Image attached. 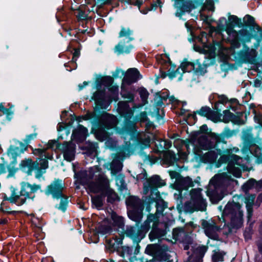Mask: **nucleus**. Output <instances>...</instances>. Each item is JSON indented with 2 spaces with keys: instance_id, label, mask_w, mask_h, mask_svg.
Returning a JSON list of instances; mask_svg holds the SVG:
<instances>
[{
  "instance_id": "obj_32",
  "label": "nucleus",
  "mask_w": 262,
  "mask_h": 262,
  "mask_svg": "<svg viewBox=\"0 0 262 262\" xmlns=\"http://www.w3.org/2000/svg\"><path fill=\"white\" fill-rule=\"evenodd\" d=\"M217 158V155L215 151L210 150L200 157L201 161L205 163H213Z\"/></svg>"
},
{
  "instance_id": "obj_36",
  "label": "nucleus",
  "mask_w": 262,
  "mask_h": 262,
  "mask_svg": "<svg viewBox=\"0 0 262 262\" xmlns=\"http://www.w3.org/2000/svg\"><path fill=\"white\" fill-rule=\"evenodd\" d=\"M198 142L200 146L204 149H211L208 134L199 137Z\"/></svg>"
},
{
  "instance_id": "obj_48",
  "label": "nucleus",
  "mask_w": 262,
  "mask_h": 262,
  "mask_svg": "<svg viewBox=\"0 0 262 262\" xmlns=\"http://www.w3.org/2000/svg\"><path fill=\"white\" fill-rule=\"evenodd\" d=\"M226 253L224 251H214L213 254L212 255V262H220L223 261L224 259V256Z\"/></svg>"
},
{
  "instance_id": "obj_2",
  "label": "nucleus",
  "mask_w": 262,
  "mask_h": 262,
  "mask_svg": "<svg viewBox=\"0 0 262 262\" xmlns=\"http://www.w3.org/2000/svg\"><path fill=\"white\" fill-rule=\"evenodd\" d=\"M151 230L149 232L148 236L150 241L156 239L162 238L167 233L166 224L163 226H160L159 217L156 214H150L147 216V219L141 225L140 231L139 233L138 241H141L145 236L151 228Z\"/></svg>"
},
{
  "instance_id": "obj_29",
  "label": "nucleus",
  "mask_w": 262,
  "mask_h": 262,
  "mask_svg": "<svg viewBox=\"0 0 262 262\" xmlns=\"http://www.w3.org/2000/svg\"><path fill=\"white\" fill-rule=\"evenodd\" d=\"M155 195H156V200L154 201L156 203L157 211L162 213L164 210L167 207V203L160 198V194L159 191L156 192ZM152 195V194L149 195L150 199L151 200H155Z\"/></svg>"
},
{
  "instance_id": "obj_60",
  "label": "nucleus",
  "mask_w": 262,
  "mask_h": 262,
  "mask_svg": "<svg viewBox=\"0 0 262 262\" xmlns=\"http://www.w3.org/2000/svg\"><path fill=\"white\" fill-rule=\"evenodd\" d=\"M196 64L198 65V68H195V69L193 71V72L195 73H200L201 75H204L205 73L207 72V71L206 70L207 68H205V67H203L201 63L198 62V60H197Z\"/></svg>"
},
{
  "instance_id": "obj_55",
  "label": "nucleus",
  "mask_w": 262,
  "mask_h": 262,
  "mask_svg": "<svg viewBox=\"0 0 262 262\" xmlns=\"http://www.w3.org/2000/svg\"><path fill=\"white\" fill-rule=\"evenodd\" d=\"M75 117L76 116H61V118L64 124L69 126L73 124L75 121Z\"/></svg>"
},
{
  "instance_id": "obj_47",
  "label": "nucleus",
  "mask_w": 262,
  "mask_h": 262,
  "mask_svg": "<svg viewBox=\"0 0 262 262\" xmlns=\"http://www.w3.org/2000/svg\"><path fill=\"white\" fill-rule=\"evenodd\" d=\"M8 108L5 107L3 103H0V112H2L3 115H13L14 105L9 103L7 105Z\"/></svg>"
},
{
  "instance_id": "obj_23",
  "label": "nucleus",
  "mask_w": 262,
  "mask_h": 262,
  "mask_svg": "<svg viewBox=\"0 0 262 262\" xmlns=\"http://www.w3.org/2000/svg\"><path fill=\"white\" fill-rule=\"evenodd\" d=\"M40 187L37 185H31L26 183L22 186L21 194L26 196V199H33L35 197V193L40 189Z\"/></svg>"
},
{
  "instance_id": "obj_14",
  "label": "nucleus",
  "mask_w": 262,
  "mask_h": 262,
  "mask_svg": "<svg viewBox=\"0 0 262 262\" xmlns=\"http://www.w3.org/2000/svg\"><path fill=\"white\" fill-rule=\"evenodd\" d=\"M20 165L21 168H27L29 173L36 170L38 176H39L43 172L42 170H45L48 167V161L46 159L40 158L33 161L31 159L28 158L22 160Z\"/></svg>"
},
{
  "instance_id": "obj_43",
  "label": "nucleus",
  "mask_w": 262,
  "mask_h": 262,
  "mask_svg": "<svg viewBox=\"0 0 262 262\" xmlns=\"http://www.w3.org/2000/svg\"><path fill=\"white\" fill-rule=\"evenodd\" d=\"M126 118L125 128L126 129L132 133H135L137 131L136 123L130 120L132 116H125Z\"/></svg>"
},
{
  "instance_id": "obj_21",
  "label": "nucleus",
  "mask_w": 262,
  "mask_h": 262,
  "mask_svg": "<svg viewBox=\"0 0 262 262\" xmlns=\"http://www.w3.org/2000/svg\"><path fill=\"white\" fill-rule=\"evenodd\" d=\"M232 54L234 55V60L236 63L241 65L242 64L248 63L251 62L252 56L251 52H246L245 51L241 50L238 52H236L235 50L232 51Z\"/></svg>"
},
{
  "instance_id": "obj_38",
  "label": "nucleus",
  "mask_w": 262,
  "mask_h": 262,
  "mask_svg": "<svg viewBox=\"0 0 262 262\" xmlns=\"http://www.w3.org/2000/svg\"><path fill=\"white\" fill-rule=\"evenodd\" d=\"M177 184L180 188L184 190H187L193 186L192 181L188 177L180 179L178 180Z\"/></svg>"
},
{
  "instance_id": "obj_35",
  "label": "nucleus",
  "mask_w": 262,
  "mask_h": 262,
  "mask_svg": "<svg viewBox=\"0 0 262 262\" xmlns=\"http://www.w3.org/2000/svg\"><path fill=\"white\" fill-rule=\"evenodd\" d=\"M142 210L131 209L128 212L129 217L133 221L139 223L141 222L143 217Z\"/></svg>"
},
{
  "instance_id": "obj_28",
  "label": "nucleus",
  "mask_w": 262,
  "mask_h": 262,
  "mask_svg": "<svg viewBox=\"0 0 262 262\" xmlns=\"http://www.w3.org/2000/svg\"><path fill=\"white\" fill-rule=\"evenodd\" d=\"M111 219L113 221V224L114 226L117 227L118 234L121 233L120 231H123V228L124 227V219L120 216L118 215L116 213L113 212L111 215ZM119 236V235H117Z\"/></svg>"
},
{
  "instance_id": "obj_22",
  "label": "nucleus",
  "mask_w": 262,
  "mask_h": 262,
  "mask_svg": "<svg viewBox=\"0 0 262 262\" xmlns=\"http://www.w3.org/2000/svg\"><path fill=\"white\" fill-rule=\"evenodd\" d=\"M88 135V129L81 125H79L77 128L72 132L71 139L77 143L83 142Z\"/></svg>"
},
{
  "instance_id": "obj_10",
  "label": "nucleus",
  "mask_w": 262,
  "mask_h": 262,
  "mask_svg": "<svg viewBox=\"0 0 262 262\" xmlns=\"http://www.w3.org/2000/svg\"><path fill=\"white\" fill-rule=\"evenodd\" d=\"M91 99L95 101V106L94 107V112L92 113L88 112L85 115H113L112 114L102 111L103 110L106 109L107 106L110 104L106 98L105 89H103V90H97V91L93 94Z\"/></svg>"
},
{
  "instance_id": "obj_44",
  "label": "nucleus",
  "mask_w": 262,
  "mask_h": 262,
  "mask_svg": "<svg viewBox=\"0 0 262 262\" xmlns=\"http://www.w3.org/2000/svg\"><path fill=\"white\" fill-rule=\"evenodd\" d=\"M137 139L139 142L145 146H149L150 137L145 132H141L138 134Z\"/></svg>"
},
{
  "instance_id": "obj_58",
  "label": "nucleus",
  "mask_w": 262,
  "mask_h": 262,
  "mask_svg": "<svg viewBox=\"0 0 262 262\" xmlns=\"http://www.w3.org/2000/svg\"><path fill=\"white\" fill-rule=\"evenodd\" d=\"M103 79V85H104L106 88L108 86H111L114 83L113 77H112L111 76H102Z\"/></svg>"
},
{
  "instance_id": "obj_26",
  "label": "nucleus",
  "mask_w": 262,
  "mask_h": 262,
  "mask_svg": "<svg viewBox=\"0 0 262 262\" xmlns=\"http://www.w3.org/2000/svg\"><path fill=\"white\" fill-rule=\"evenodd\" d=\"M108 91L110 92V94H106V98L108 99V102L111 104L114 101L117 102L119 100V88L117 85H113L107 88Z\"/></svg>"
},
{
  "instance_id": "obj_12",
  "label": "nucleus",
  "mask_w": 262,
  "mask_h": 262,
  "mask_svg": "<svg viewBox=\"0 0 262 262\" xmlns=\"http://www.w3.org/2000/svg\"><path fill=\"white\" fill-rule=\"evenodd\" d=\"M133 34V31L130 30L129 28L127 29L123 27L121 28L119 33V37L121 38L125 37L126 38L121 40L115 47V52H117L118 55L129 54L131 51L134 49V46L132 44L125 46L126 43H129L135 39L134 37L131 36Z\"/></svg>"
},
{
  "instance_id": "obj_3",
  "label": "nucleus",
  "mask_w": 262,
  "mask_h": 262,
  "mask_svg": "<svg viewBox=\"0 0 262 262\" xmlns=\"http://www.w3.org/2000/svg\"><path fill=\"white\" fill-rule=\"evenodd\" d=\"M84 120L93 118L92 123L95 128L96 138L100 141L106 140L109 135L104 128L110 129L116 127L118 121L116 116H82Z\"/></svg>"
},
{
  "instance_id": "obj_9",
  "label": "nucleus",
  "mask_w": 262,
  "mask_h": 262,
  "mask_svg": "<svg viewBox=\"0 0 262 262\" xmlns=\"http://www.w3.org/2000/svg\"><path fill=\"white\" fill-rule=\"evenodd\" d=\"M226 154L221 156L218 160V164H222L228 162L227 166L228 171L236 177H240L242 175V171L239 168L235 167V165H239V161L242 158L239 156L232 154V150L228 149Z\"/></svg>"
},
{
  "instance_id": "obj_18",
  "label": "nucleus",
  "mask_w": 262,
  "mask_h": 262,
  "mask_svg": "<svg viewBox=\"0 0 262 262\" xmlns=\"http://www.w3.org/2000/svg\"><path fill=\"white\" fill-rule=\"evenodd\" d=\"M165 185V181L162 180L159 176L154 175L146 179V182L144 183L143 186L144 194H147L149 190L157 189Z\"/></svg>"
},
{
  "instance_id": "obj_53",
  "label": "nucleus",
  "mask_w": 262,
  "mask_h": 262,
  "mask_svg": "<svg viewBox=\"0 0 262 262\" xmlns=\"http://www.w3.org/2000/svg\"><path fill=\"white\" fill-rule=\"evenodd\" d=\"M255 182H256L254 179H251L248 180L243 185L242 189L246 194H247L249 190L254 187Z\"/></svg>"
},
{
  "instance_id": "obj_54",
  "label": "nucleus",
  "mask_w": 262,
  "mask_h": 262,
  "mask_svg": "<svg viewBox=\"0 0 262 262\" xmlns=\"http://www.w3.org/2000/svg\"><path fill=\"white\" fill-rule=\"evenodd\" d=\"M216 63L215 56L209 55L203 62V66L205 68H208L211 66L215 64Z\"/></svg>"
},
{
  "instance_id": "obj_46",
  "label": "nucleus",
  "mask_w": 262,
  "mask_h": 262,
  "mask_svg": "<svg viewBox=\"0 0 262 262\" xmlns=\"http://www.w3.org/2000/svg\"><path fill=\"white\" fill-rule=\"evenodd\" d=\"M207 134L209 139L210 148H214L221 142V138L215 133L209 132Z\"/></svg>"
},
{
  "instance_id": "obj_41",
  "label": "nucleus",
  "mask_w": 262,
  "mask_h": 262,
  "mask_svg": "<svg viewBox=\"0 0 262 262\" xmlns=\"http://www.w3.org/2000/svg\"><path fill=\"white\" fill-rule=\"evenodd\" d=\"M163 159L168 164H173L177 160L174 153L171 150H167L163 154Z\"/></svg>"
},
{
  "instance_id": "obj_27",
  "label": "nucleus",
  "mask_w": 262,
  "mask_h": 262,
  "mask_svg": "<svg viewBox=\"0 0 262 262\" xmlns=\"http://www.w3.org/2000/svg\"><path fill=\"white\" fill-rule=\"evenodd\" d=\"M140 231V229L136 233V230L134 227L127 226L125 230L124 229V228H123V237L124 235L126 234L127 236L131 238L135 243H139L141 241L139 240V241H137L139 238L138 235Z\"/></svg>"
},
{
  "instance_id": "obj_37",
  "label": "nucleus",
  "mask_w": 262,
  "mask_h": 262,
  "mask_svg": "<svg viewBox=\"0 0 262 262\" xmlns=\"http://www.w3.org/2000/svg\"><path fill=\"white\" fill-rule=\"evenodd\" d=\"M103 194L107 196V201L110 203H114L115 201H119V198L117 193L110 187L106 190Z\"/></svg>"
},
{
  "instance_id": "obj_62",
  "label": "nucleus",
  "mask_w": 262,
  "mask_h": 262,
  "mask_svg": "<svg viewBox=\"0 0 262 262\" xmlns=\"http://www.w3.org/2000/svg\"><path fill=\"white\" fill-rule=\"evenodd\" d=\"M99 232L102 234L111 233L113 232V229L110 226L101 225L99 228Z\"/></svg>"
},
{
  "instance_id": "obj_61",
  "label": "nucleus",
  "mask_w": 262,
  "mask_h": 262,
  "mask_svg": "<svg viewBox=\"0 0 262 262\" xmlns=\"http://www.w3.org/2000/svg\"><path fill=\"white\" fill-rule=\"evenodd\" d=\"M181 242L184 244L183 249L185 250H188L189 249V245L192 243L191 237L189 235H186V237Z\"/></svg>"
},
{
  "instance_id": "obj_11",
  "label": "nucleus",
  "mask_w": 262,
  "mask_h": 262,
  "mask_svg": "<svg viewBox=\"0 0 262 262\" xmlns=\"http://www.w3.org/2000/svg\"><path fill=\"white\" fill-rule=\"evenodd\" d=\"M119 236L114 234L112 237L106 238V245L107 248L112 252L116 251L118 255L124 257L125 254H131L132 249L127 246H120L123 239V232L120 231Z\"/></svg>"
},
{
  "instance_id": "obj_50",
  "label": "nucleus",
  "mask_w": 262,
  "mask_h": 262,
  "mask_svg": "<svg viewBox=\"0 0 262 262\" xmlns=\"http://www.w3.org/2000/svg\"><path fill=\"white\" fill-rule=\"evenodd\" d=\"M0 211L4 213L15 215L18 213L17 211L12 210L7 205L6 202L4 201L0 203Z\"/></svg>"
},
{
  "instance_id": "obj_63",
  "label": "nucleus",
  "mask_w": 262,
  "mask_h": 262,
  "mask_svg": "<svg viewBox=\"0 0 262 262\" xmlns=\"http://www.w3.org/2000/svg\"><path fill=\"white\" fill-rule=\"evenodd\" d=\"M46 151V149H45L43 147L42 149L40 148H36L33 149L32 153L35 156H38L40 157V159H42L43 157V153H45Z\"/></svg>"
},
{
  "instance_id": "obj_56",
  "label": "nucleus",
  "mask_w": 262,
  "mask_h": 262,
  "mask_svg": "<svg viewBox=\"0 0 262 262\" xmlns=\"http://www.w3.org/2000/svg\"><path fill=\"white\" fill-rule=\"evenodd\" d=\"M227 23H228V22L225 17H220L217 23L218 29L222 31L226 30Z\"/></svg>"
},
{
  "instance_id": "obj_17",
  "label": "nucleus",
  "mask_w": 262,
  "mask_h": 262,
  "mask_svg": "<svg viewBox=\"0 0 262 262\" xmlns=\"http://www.w3.org/2000/svg\"><path fill=\"white\" fill-rule=\"evenodd\" d=\"M57 149L63 154L64 160L70 162L74 159L76 145L72 141H64L61 144H58Z\"/></svg>"
},
{
  "instance_id": "obj_13",
  "label": "nucleus",
  "mask_w": 262,
  "mask_h": 262,
  "mask_svg": "<svg viewBox=\"0 0 262 262\" xmlns=\"http://www.w3.org/2000/svg\"><path fill=\"white\" fill-rule=\"evenodd\" d=\"M110 187V181L103 173L95 176L93 181L89 185V189L92 192L104 193V191Z\"/></svg>"
},
{
  "instance_id": "obj_6",
  "label": "nucleus",
  "mask_w": 262,
  "mask_h": 262,
  "mask_svg": "<svg viewBox=\"0 0 262 262\" xmlns=\"http://www.w3.org/2000/svg\"><path fill=\"white\" fill-rule=\"evenodd\" d=\"M245 18H246L247 20L242 22L241 18H238L237 16L230 15L228 17V23L226 24L227 32L236 33L238 31L234 29L235 27L247 30L249 28L250 31H254V18L249 14L246 15Z\"/></svg>"
},
{
  "instance_id": "obj_16",
  "label": "nucleus",
  "mask_w": 262,
  "mask_h": 262,
  "mask_svg": "<svg viewBox=\"0 0 262 262\" xmlns=\"http://www.w3.org/2000/svg\"><path fill=\"white\" fill-rule=\"evenodd\" d=\"M201 225L205 234L208 237L213 239H217L219 238V232H220L221 228L214 221L202 220Z\"/></svg>"
},
{
  "instance_id": "obj_39",
  "label": "nucleus",
  "mask_w": 262,
  "mask_h": 262,
  "mask_svg": "<svg viewBox=\"0 0 262 262\" xmlns=\"http://www.w3.org/2000/svg\"><path fill=\"white\" fill-rule=\"evenodd\" d=\"M173 238L180 242L183 239V237L185 238L186 235H188L186 233L184 229L181 228H174L172 231Z\"/></svg>"
},
{
  "instance_id": "obj_19",
  "label": "nucleus",
  "mask_w": 262,
  "mask_h": 262,
  "mask_svg": "<svg viewBox=\"0 0 262 262\" xmlns=\"http://www.w3.org/2000/svg\"><path fill=\"white\" fill-rule=\"evenodd\" d=\"M94 177L93 168H91L89 171L81 170L75 172L74 177L76 179V183L83 185H87L89 188V183L92 181Z\"/></svg>"
},
{
  "instance_id": "obj_24",
  "label": "nucleus",
  "mask_w": 262,
  "mask_h": 262,
  "mask_svg": "<svg viewBox=\"0 0 262 262\" xmlns=\"http://www.w3.org/2000/svg\"><path fill=\"white\" fill-rule=\"evenodd\" d=\"M126 205L130 209L141 210L143 209V202L138 196L130 195L126 198Z\"/></svg>"
},
{
  "instance_id": "obj_1",
  "label": "nucleus",
  "mask_w": 262,
  "mask_h": 262,
  "mask_svg": "<svg viewBox=\"0 0 262 262\" xmlns=\"http://www.w3.org/2000/svg\"><path fill=\"white\" fill-rule=\"evenodd\" d=\"M212 108L208 106H202L196 110L193 115H244V113L237 111L241 105L236 98L229 99L225 95H218V100L211 101Z\"/></svg>"
},
{
  "instance_id": "obj_20",
  "label": "nucleus",
  "mask_w": 262,
  "mask_h": 262,
  "mask_svg": "<svg viewBox=\"0 0 262 262\" xmlns=\"http://www.w3.org/2000/svg\"><path fill=\"white\" fill-rule=\"evenodd\" d=\"M141 77L142 75L137 69L130 68L127 70L126 73H124L122 83L129 85L136 82Z\"/></svg>"
},
{
  "instance_id": "obj_5",
  "label": "nucleus",
  "mask_w": 262,
  "mask_h": 262,
  "mask_svg": "<svg viewBox=\"0 0 262 262\" xmlns=\"http://www.w3.org/2000/svg\"><path fill=\"white\" fill-rule=\"evenodd\" d=\"M65 187L64 182L60 180H55L49 185L45 190L47 195H51L53 198L60 199V203L57 208L64 211L69 203L68 197L63 193Z\"/></svg>"
},
{
  "instance_id": "obj_51",
  "label": "nucleus",
  "mask_w": 262,
  "mask_h": 262,
  "mask_svg": "<svg viewBox=\"0 0 262 262\" xmlns=\"http://www.w3.org/2000/svg\"><path fill=\"white\" fill-rule=\"evenodd\" d=\"M138 92L143 103L144 104L147 103V99L149 95L147 90L144 87H141L138 89Z\"/></svg>"
},
{
  "instance_id": "obj_31",
  "label": "nucleus",
  "mask_w": 262,
  "mask_h": 262,
  "mask_svg": "<svg viewBox=\"0 0 262 262\" xmlns=\"http://www.w3.org/2000/svg\"><path fill=\"white\" fill-rule=\"evenodd\" d=\"M195 65V62L189 61L187 58H185L180 65L179 68H181L183 73H189L194 71Z\"/></svg>"
},
{
  "instance_id": "obj_25",
  "label": "nucleus",
  "mask_w": 262,
  "mask_h": 262,
  "mask_svg": "<svg viewBox=\"0 0 262 262\" xmlns=\"http://www.w3.org/2000/svg\"><path fill=\"white\" fill-rule=\"evenodd\" d=\"M256 195L254 194H247L245 196L246 207L247 211V218L250 221L253 215V207L255 204V200Z\"/></svg>"
},
{
  "instance_id": "obj_7",
  "label": "nucleus",
  "mask_w": 262,
  "mask_h": 262,
  "mask_svg": "<svg viewBox=\"0 0 262 262\" xmlns=\"http://www.w3.org/2000/svg\"><path fill=\"white\" fill-rule=\"evenodd\" d=\"M202 189L194 188L190 191V200L185 203L186 208L191 212L194 211H204L206 210L207 203L203 198Z\"/></svg>"
},
{
  "instance_id": "obj_64",
  "label": "nucleus",
  "mask_w": 262,
  "mask_h": 262,
  "mask_svg": "<svg viewBox=\"0 0 262 262\" xmlns=\"http://www.w3.org/2000/svg\"><path fill=\"white\" fill-rule=\"evenodd\" d=\"M145 253L148 255H152L156 253V246L154 245H148L145 249Z\"/></svg>"
},
{
  "instance_id": "obj_40",
  "label": "nucleus",
  "mask_w": 262,
  "mask_h": 262,
  "mask_svg": "<svg viewBox=\"0 0 262 262\" xmlns=\"http://www.w3.org/2000/svg\"><path fill=\"white\" fill-rule=\"evenodd\" d=\"M144 123H145V131L147 133H150L155 129L154 124L148 120L147 116H143L141 118V126H143Z\"/></svg>"
},
{
  "instance_id": "obj_52",
  "label": "nucleus",
  "mask_w": 262,
  "mask_h": 262,
  "mask_svg": "<svg viewBox=\"0 0 262 262\" xmlns=\"http://www.w3.org/2000/svg\"><path fill=\"white\" fill-rule=\"evenodd\" d=\"M92 203L97 208H100L103 205V199L101 195H97L92 198Z\"/></svg>"
},
{
  "instance_id": "obj_45",
  "label": "nucleus",
  "mask_w": 262,
  "mask_h": 262,
  "mask_svg": "<svg viewBox=\"0 0 262 262\" xmlns=\"http://www.w3.org/2000/svg\"><path fill=\"white\" fill-rule=\"evenodd\" d=\"M120 94L124 99H127L129 102H133L135 99V95L132 92L128 91L123 85L121 87Z\"/></svg>"
},
{
  "instance_id": "obj_34",
  "label": "nucleus",
  "mask_w": 262,
  "mask_h": 262,
  "mask_svg": "<svg viewBox=\"0 0 262 262\" xmlns=\"http://www.w3.org/2000/svg\"><path fill=\"white\" fill-rule=\"evenodd\" d=\"M10 203H14L17 205H21L25 203L26 200V196L21 194V191L19 194L13 192L10 196Z\"/></svg>"
},
{
  "instance_id": "obj_49",
  "label": "nucleus",
  "mask_w": 262,
  "mask_h": 262,
  "mask_svg": "<svg viewBox=\"0 0 262 262\" xmlns=\"http://www.w3.org/2000/svg\"><path fill=\"white\" fill-rule=\"evenodd\" d=\"M111 168L114 173H117L122 168V163L118 159H114L111 164Z\"/></svg>"
},
{
  "instance_id": "obj_33",
  "label": "nucleus",
  "mask_w": 262,
  "mask_h": 262,
  "mask_svg": "<svg viewBox=\"0 0 262 262\" xmlns=\"http://www.w3.org/2000/svg\"><path fill=\"white\" fill-rule=\"evenodd\" d=\"M129 108L128 102L121 101L118 103L117 112L118 115H134L133 112H128Z\"/></svg>"
},
{
  "instance_id": "obj_4",
  "label": "nucleus",
  "mask_w": 262,
  "mask_h": 262,
  "mask_svg": "<svg viewBox=\"0 0 262 262\" xmlns=\"http://www.w3.org/2000/svg\"><path fill=\"white\" fill-rule=\"evenodd\" d=\"M239 203L229 202L222 212V217L225 222L230 221L233 228H239L243 223V212Z\"/></svg>"
},
{
  "instance_id": "obj_59",
  "label": "nucleus",
  "mask_w": 262,
  "mask_h": 262,
  "mask_svg": "<svg viewBox=\"0 0 262 262\" xmlns=\"http://www.w3.org/2000/svg\"><path fill=\"white\" fill-rule=\"evenodd\" d=\"M221 69L224 71H227L229 70H236L237 67L234 63H230L228 62H225L221 64Z\"/></svg>"
},
{
  "instance_id": "obj_8",
  "label": "nucleus",
  "mask_w": 262,
  "mask_h": 262,
  "mask_svg": "<svg viewBox=\"0 0 262 262\" xmlns=\"http://www.w3.org/2000/svg\"><path fill=\"white\" fill-rule=\"evenodd\" d=\"M232 180L231 177L226 173H222L216 174L211 179V182L214 185V188L220 185L227 186ZM207 194L213 203H217L222 199L220 194L215 189H212L211 186L207 191Z\"/></svg>"
},
{
  "instance_id": "obj_15",
  "label": "nucleus",
  "mask_w": 262,
  "mask_h": 262,
  "mask_svg": "<svg viewBox=\"0 0 262 262\" xmlns=\"http://www.w3.org/2000/svg\"><path fill=\"white\" fill-rule=\"evenodd\" d=\"M234 38L231 41V48L233 51L241 47L243 43L249 42L252 39V35L249 33V31L245 29H242L236 33H233Z\"/></svg>"
},
{
  "instance_id": "obj_42",
  "label": "nucleus",
  "mask_w": 262,
  "mask_h": 262,
  "mask_svg": "<svg viewBox=\"0 0 262 262\" xmlns=\"http://www.w3.org/2000/svg\"><path fill=\"white\" fill-rule=\"evenodd\" d=\"M155 103L154 104V111L156 112L155 113H152L150 115H165V112L163 110H162V114H160V110L161 108H163L164 106L163 101L162 99H154Z\"/></svg>"
},
{
  "instance_id": "obj_30",
  "label": "nucleus",
  "mask_w": 262,
  "mask_h": 262,
  "mask_svg": "<svg viewBox=\"0 0 262 262\" xmlns=\"http://www.w3.org/2000/svg\"><path fill=\"white\" fill-rule=\"evenodd\" d=\"M98 144L90 141H86L83 146V149L87 154L91 156H96L97 154Z\"/></svg>"
},
{
  "instance_id": "obj_57",
  "label": "nucleus",
  "mask_w": 262,
  "mask_h": 262,
  "mask_svg": "<svg viewBox=\"0 0 262 262\" xmlns=\"http://www.w3.org/2000/svg\"><path fill=\"white\" fill-rule=\"evenodd\" d=\"M249 33L252 34L253 37L252 38L256 39V42L254 43V47L255 49H257L259 46L260 42H261V38H259L258 34H257V32H256V30H254V31H250V30Z\"/></svg>"
}]
</instances>
